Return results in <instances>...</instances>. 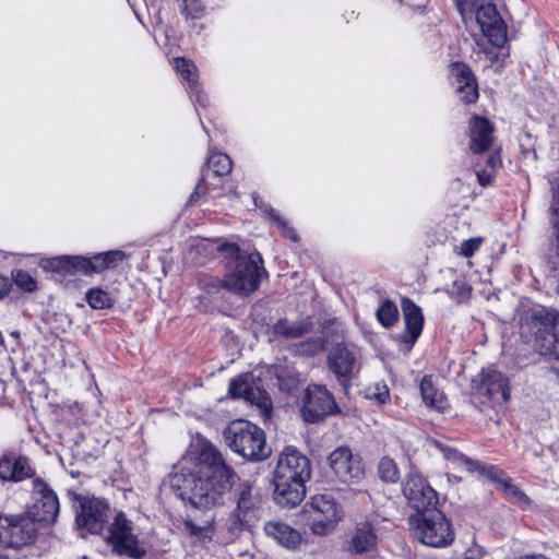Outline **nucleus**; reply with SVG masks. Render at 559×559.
I'll return each mask as SVG.
<instances>
[{
  "mask_svg": "<svg viewBox=\"0 0 559 559\" xmlns=\"http://www.w3.org/2000/svg\"><path fill=\"white\" fill-rule=\"evenodd\" d=\"M380 478L385 483L394 484L400 479V472L396 463L390 457H382L378 465Z\"/></svg>",
  "mask_w": 559,
  "mask_h": 559,
  "instance_id": "obj_34",
  "label": "nucleus"
},
{
  "mask_svg": "<svg viewBox=\"0 0 559 559\" xmlns=\"http://www.w3.org/2000/svg\"><path fill=\"white\" fill-rule=\"evenodd\" d=\"M401 306L405 322V331L402 334V340L404 343L413 345L421 334L424 314L420 307L409 298H403Z\"/></svg>",
  "mask_w": 559,
  "mask_h": 559,
  "instance_id": "obj_24",
  "label": "nucleus"
},
{
  "mask_svg": "<svg viewBox=\"0 0 559 559\" xmlns=\"http://www.w3.org/2000/svg\"><path fill=\"white\" fill-rule=\"evenodd\" d=\"M5 530L1 540L7 547L21 548L32 544L37 534L35 520L28 515L4 518Z\"/></svg>",
  "mask_w": 559,
  "mask_h": 559,
  "instance_id": "obj_19",
  "label": "nucleus"
},
{
  "mask_svg": "<svg viewBox=\"0 0 559 559\" xmlns=\"http://www.w3.org/2000/svg\"><path fill=\"white\" fill-rule=\"evenodd\" d=\"M271 218L277 224V227L282 230L283 235L293 241H297L298 236L295 229L288 226L287 222L280 216L274 210L270 211Z\"/></svg>",
  "mask_w": 559,
  "mask_h": 559,
  "instance_id": "obj_42",
  "label": "nucleus"
},
{
  "mask_svg": "<svg viewBox=\"0 0 559 559\" xmlns=\"http://www.w3.org/2000/svg\"><path fill=\"white\" fill-rule=\"evenodd\" d=\"M210 186H217V183L209 182V175H202L194 191L190 194L188 205L194 204L201 195H204L210 189Z\"/></svg>",
  "mask_w": 559,
  "mask_h": 559,
  "instance_id": "obj_41",
  "label": "nucleus"
},
{
  "mask_svg": "<svg viewBox=\"0 0 559 559\" xmlns=\"http://www.w3.org/2000/svg\"><path fill=\"white\" fill-rule=\"evenodd\" d=\"M234 399H243L259 407L262 415L269 417L272 413V400L266 391L262 390L252 373H242L231 379L228 389Z\"/></svg>",
  "mask_w": 559,
  "mask_h": 559,
  "instance_id": "obj_18",
  "label": "nucleus"
},
{
  "mask_svg": "<svg viewBox=\"0 0 559 559\" xmlns=\"http://www.w3.org/2000/svg\"><path fill=\"white\" fill-rule=\"evenodd\" d=\"M233 162L230 157L221 152L212 153L206 160V169L203 170L202 175H209V181L211 179L221 178L228 175L231 171Z\"/></svg>",
  "mask_w": 559,
  "mask_h": 559,
  "instance_id": "obj_31",
  "label": "nucleus"
},
{
  "mask_svg": "<svg viewBox=\"0 0 559 559\" xmlns=\"http://www.w3.org/2000/svg\"><path fill=\"white\" fill-rule=\"evenodd\" d=\"M488 166L491 168H496L497 166L501 165V159L498 153H492L489 155L487 159Z\"/></svg>",
  "mask_w": 559,
  "mask_h": 559,
  "instance_id": "obj_48",
  "label": "nucleus"
},
{
  "mask_svg": "<svg viewBox=\"0 0 559 559\" xmlns=\"http://www.w3.org/2000/svg\"><path fill=\"white\" fill-rule=\"evenodd\" d=\"M0 559H5V558L0 556Z\"/></svg>",
  "mask_w": 559,
  "mask_h": 559,
  "instance_id": "obj_49",
  "label": "nucleus"
},
{
  "mask_svg": "<svg viewBox=\"0 0 559 559\" xmlns=\"http://www.w3.org/2000/svg\"><path fill=\"white\" fill-rule=\"evenodd\" d=\"M214 523V516L212 514L206 515L201 524H195L192 520L185 522L186 530L195 536H200L203 539H211L210 531Z\"/></svg>",
  "mask_w": 559,
  "mask_h": 559,
  "instance_id": "obj_36",
  "label": "nucleus"
},
{
  "mask_svg": "<svg viewBox=\"0 0 559 559\" xmlns=\"http://www.w3.org/2000/svg\"><path fill=\"white\" fill-rule=\"evenodd\" d=\"M326 365L345 390L349 388L361 367L358 350L345 344H336L330 349Z\"/></svg>",
  "mask_w": 559,
  "mask_h": 559,
  "instance_id": "obj_14",
  "label": "nucleus"
},
{
  "mask_svg": "<svg viewBox=\"0 0 559 559\" xmlns=\"http://www.w3.org/2000/svg\"><path fill=\"white\" fill-rule=\"evenodd\" d=\"M205 10L203 0H181V12L187 19H201Z\"/></svg>",
  "mask_w": 559,
  "mask_h": 559,
  "instance_id": "obj_37",
  "label": "nucleus"
},
{
  "mask_svg": "<svg viewBox=\"0 0 559 559\" xmlns=\"http://www.w3.org/2000/svg\"><path fill=\"white\" fill-rule=\"evenodd\" d=\"M464 559H472V558H464Z\"/></svg>",
  "mask_w": 559,
  "mask_h": 559,
  "instance_id": "obj_50",
  "label": "nucleus"
},
{
  "mask_svg": "<svg viewBox=\"0 0 559 559\" xmlns=\"http://www.w3.org/2000/svg\"><path fill=\"white\" fill-rule=\"evenodd\" d=\"M228 447L243 459L260 462L270 455L265 432L258 425L245 420L231 421L224 431Z\"/></svg>",
  "mask_w": 559,
  "mask_h": 559,
  "instance_id": "obj_7",
  "label": "nucleus"
},
{
  "mask_svg": "<svg viewBox=\"0 0 559 559\" xmlns=\"http://www.w3.org/2000/svg\"><path fill=\"white\" fill-rule=\"evenodd\" d=\"M402 492L408 504L418 513L426 512L438 504L437 491L419 474L409 473L402 481Z\"/></svg>",
  "mask_w": 559,
  "mask_h": 559,
  "instance_id": "obj_17",
  "label": "nucleus"
},
{
  "mask_svg": "<svg viewBox=\"0 0 559 559\" xmlns=\"http://www.w3.org/2000/svg\"><path fill=\"white\" fill-rule=\"evenodd\" d=\"M334 477L344 484H356L365 474L361 457L348 447H337L328 457Z\"/></svg>",
  "mask_w": 559,
  "mask_h": 559,
  "instance_id": "obj_16",
  "label": "nucleus"
},
{
  "mask_svg": "<svg viewBox=\"0 0 559 559\" xmlns=\"http://www.w3.org/2000/svg\"><path fill=\"white\" fill-rule=\"evenodd\" d=\"M414 524L415 537L427 546L445 547L454 539L449 521L439 510H428L418 514Z\"/></svg>",
  "mask_w": 559,
  "mask_h": 559,
  "instance_id": "obj_11",
  "label": "nucleus"
},
{
  "mask_svg": "<svg viewBox=\"0 0 559 559\" xmlns=\"http://www.w3.org/2000/svg\"><path fill=\"white\" fill-rule=\"evenodd\" d=\"M481 240L479 237L464 240L460 248L461 254L466 258L472 257L479 249Z\"/></svg>",
  "mask_w": 559,
  "mask_h": 559,
  "instance_id": "obj_44",
  "label": "nucleus"
},
{
  "mask_svg": "<svg viewBox=\"0 0 559 559\" xmlns=\"http://www.w3.org/2000/svg\"><path fill=\"white\" fill-rule=\"evenodd\" d=\"M465 23L475 17L483 35L496 47L507 40V28L491 0H455Z\"/></svg>",
  "mask_w": 559,
  "mask_h": 559,
  "instance_id": "obj_8",
  "label": "nucleus"
},
{
  "mask_svg": "<svg viewBox=\"0 0 559 559\" xmlns=\"http://www.w3.org/2000/svg\"><path fill=\"white\" fill-rule=\"evenodd\" d=\"M476 175H477L478 182L483 187L490 185L492 181V175L486 170L477 171Z\"/></svg>",
  "mask_w": 559,
  "mask_h": 559,
  "instance_id": "obj_47",
  "label": "nucleus"
},
{
  "mask_svg": "<svg viewBox=\"0 0 559 559\" xmlns=\"http://www.w3.org/2000/svg\"><path fill=\"white\" fill-rule=\"evenodd\" d=\"M86 300L93 309L111 308L115 304L112 296L100 288H90L86 293Z\"/></svg>",
  "mask_w": 559,
  "mask_h": 559,
  "instance_id": "obj_33",
  "label": "nucleus"
},
{
  "mask_svg": "<svg viewBox=\"0 0 559 559\" xmlns=\"http://www.w3.org/2000/svg\"><path fill=\"white\" fill-rule=\"evenodd\" d=\"M79 509L75 523L79 528L91 534H100L111 515V508L107 500L94 496H78Z\"/></svg>",
  "mask_w": 559,
  "mask_h": 559,
  "instance_id": "obj_13",
  "label": "nucleus"
},
{
  "mask_svg": "<svg viewBox=\"0 0 559 559\" xmlns=\"http://www.w3.org/2000/svg\"><path fill=\"white\" fill-rule=\"evenodd\" d=\"M436 445L442 451L445 460L456 467H461L471 474H477V476L495 483L497 488L513 503L522 506L530 503V498L498 467L481 464L479 461L473 460L455 449L444 447L440 442H436Z\"/></svg>",
  "mask_w": 559,
  "mask_h": 559,
  "instance_id": "obj_6",
  "label": "nucleus"
},
{
  "mask_svg": "<svg viewBox=\"0 0 559 559\" xmlns=\"http://www.w3.org/2000/svg\"><path fill=\"white\" fill-rule=\"evenodd\" d=\"M521 330L534 337L535 347L542 355H552L559 360V310L538 306L526 311Z\"/></svg>",
  "mask_w": 559,
  "mask_h": 559,
  "instance_id": "obj_5",
  "label": "nucleus"
},
{
  "mask_svg": "<svg viewBox=\"0 0 559 559\" xmlns=\"http://www.w3.org/2000/svg\"><path fill=\"white\" fill-rule=\"evenodd\" d=\"M235 508L222 526L225 542L230 543L245 531H250L261 518L262 496L249 481H242L234 489Z\"/></svg>",
  "mask_w": 559,
  "mask_h": 559,
  "instance_id": "obj_4",
  "label": "nucleus"
},
{
  "mask_svg": "<svg viewBox=\"0 0 559 559\" xmlns=\"http://www.w3.org/2000/svg\"><path fill=\"white\" fill-rule=\"evenodd\" d=\"M372 396L380 403V404H384L389 397H390V392H389V389L386 385H376V392L372 393Z\"/></svg>",
  "mask_w": 559,
  "mask_h": 559,
  "instance_id": "obj_45",
  "label": "nucleus"
},
{
  "mask_svg": "<svg viewBox=\"0 0 559 559\" xmlns=\"http://www.w3.org/2000/svg\"><path fill=\"white\" fill-rule=\"evenodd\" d=\"M310 331V324L308 322H289L285 319L278 320L274 324V332L277 335H282L287 338L301 337Z\"/></svg>",
  "mask_w": 559,
  "mask_h": 559,
  "instance_id": "obj_32",
  "label": "nucleus"
},
{
  "mask_svg": "<svg viewBox=\"0 0 559 559\" xmlns=\"http://www.w3.org/2000/svg\"><path fill=\"white\" fill-rule=\"evenodd\" d=\"M554 221H552V229H554V240L552 246L556 255L559 258V190L555 193L552 204H551Z\"/></svg>",
  "mask_w": 559,
  "mask_h": 559,
  "instance_id": "obj_39",
  "label": "nucleus"
},
{
  "mask_svg": "<svg viewBox=\"0 0 559 559\" xmlns=\"http://www.w3.org/2000/svg\"><path fill=\"white\" fill-rule=\"evenodd\" d=\"M302 512L310 531L318 536L333 532L345 516L343 506L329 493L311 497Z\"/></svg>",
  "mask_w": 559,
  "mask_h": 559,
  "instance_id": "obj_9",
  "label": "nucleus"
},
{
  "mask_svg": "<svg viewBox=\"0 0 559 559\" xmlns=\"http://www.w3.org/2000/svg\"><path fill=\"white\" fill-rule=\"evenodd\" d=\"M302 417L307 423H318L340 412L333 394L323 385L310 384L302 400Z\"/></svg>",
  "mask_w": 559,
  "mask_h": 559,
  "instance_id": "obj_15",
  "label": "nucleus"
},
{
  "mask_svg": "<svg viewBox=\"0 0 559 559\" xmlns=\"http://www.w3.org/2000/svg\"><path fill=\"white\" fill-rule=\"evenodd\" d=\"M11 281L5 276H0V299L8 295L11 289Z\"/></svg>",
  "mask_w": 559,
  "mask_h": 559,
  "instance_id": "obj_46",
  "label": "nucleus"
},
{
  "mask_svg": "<svg viewBox=\"0 0 559 559\" xmlns=\"http://www.w3.org/2000/svg\"><path fill=\"white\" fill-rule=\"evenodd\" d=\"M310 477V460L297 448L285 447L273 472L275 501L288 508L298 506L306 496V483Z\"/></svg>",
  "mask_w": 559,
  "mask_h": 559,
  "instance_id": "obj_2",
  "label": "nucleus"
},
{
  "mask_svg": "<svg viewBox=\"0 0 559 559\" xmlns=\"http://www.w3.org/2000/svg\"><path fill=\"white\" fill-rule=\"evenodd\" d=\"M377 544L378 534L374 525L368 520H362L349 532L343 548L349 555L358 556L373 550Z\"/></svg>",
  "mask_w": 559,
  "mask_h": 559,
  "instance_id": "obj_21",
  "label": "nucleus"
},
{
  "mask_svg": "<svg viewBox=\"0 0 559 559\" xmlns=\"http://www.w3.org/2000/svg\"><path fill=\"white\" fill-rule=\"evenodd\" d=\"M524 461L528 462L535 469L545 472L550 468L555 460L550 449H546L539 443H533L525 451Z\"/></svg>",
  "mask_w": 559,
  "mask_h": 559,
  "instance_id": "obj_30",
  "label": "nucleus"
},
{
  "mask_svg": "<svg viewBox=\"0 0 559 559\" xmlns=\"http://www.w3.org/2000/svg\"><path fill=\"white\" fill-rule=\"evenodd\" d=\"M106 542L112 547V552L119 556L140 559L145 555V550L140 547L138 537L133 533L132 521L127 519L122 511L114 515Z\"/></svg>",
  "mask_w": 559,
  "mask_h": 559,
  "instance_id": "obj_12",
  "label": "nucleus"
},
{
  "mask_svg": "<svg viewBox=\"0 0 559 559\" xmlns=\"http://www.w3.org/2000/svg\"><path fill=\"white\" fill-rule=\"evenodd\" d=\"M452 75L462 102L465 104L475 103L478 98V90L471 69L463 63H454Z\"/></svg>",
  "mask_w": 559,
  "mask_h": 559,
  "instance_id": "obj_26",
  "label": "nucleus"
},
{
  "mask_svg": "<svg viewBox=\"0 0 559 559\" xmlns=\"http://www.w3.org/2000/svg\"><path fill=\"white\" fill-rule=\"evenodd\" d=\"M234 471L211 443H202L192 468H180L168 476L173 492L194 509L211 510L224 502L231 487Z\"/></svg>",
  "mask_w": 559,
  "mask_h": 559,
  "instance_id": "obj_1",
  "label": "nucleus"
},
{
  "mask_svg": "<svg viewBox=\"0 0 559 559\" xmlns=\"http://www.w3.org/2000/svg\"><path fill=\"white\" fill-rule=\"evenodd\" d=\"M323 348V342L319 338H310L298 345V352L307 356H313L321 352Z\"/></svg>",
  "mask_w": 559,
  "mask_h": 559,
  "instance_id": "obj_43",
  "label": "nucleus"
},
{
  "mask_svg": "<svg viewBox=\"0 0 559 559\" xmlns=\"http://www.w3.org/2000/svg\"><path fill=\"white\" fill-rule=\"evenodd\" d=\"M493 124L484 117L474 115L468 121L469 151L481 154L488 151L493 143Z\"/></svg>",
  "mask_w": 559,
  "mask_h": 559,
  "instance_id": "obj_22",
  "label": "nucleus"
},
{
  "mask_svg": "<svg viewBox=\"0 0 559 559\" xmlns=\"http://www.w3.org/2000/svg\"><path fill=\"white\" fill-rule=\"evenodd\" d=\"M14 283L23 290L32 293L36 289L35 280L23 270H19L12 273Z\"/></svg>",
  "mask_w": 559,
  "mask_h": 559,
  "instance_id": "obj_40",
  "label": "nucleus"
},
{
  "mask_svg": "<svg viewBox=\"0 0 559 559\" xmlns=\"http://www.w3.org/2000/svg\"><path fill=\"white\" fill-rule=\"evenodd\" d=\"M420 393L427 406L438 412H444L448 408L445 395L435 386L431 377L426 376L423 378Z\"/></svg>",
  "mask_w": 559,
  "mask_h": 559,
  "instance_id": "obj_29",
  "label": "nucleus"
},
{
  "mask_svg": "<svg viewBox=\"0 0 559 559\" xmlns=\"http://www.w3.org/2000/svg\"><path fill=\"white\" fill-rule=\"evenodd\" d=\"M174 67L181 79L187 82V90L192 102L205 107L207 97L199 84L195 64L183 57H178L174 60Z\"/></svg>",
  "mask_w": 559,
  "mask_h": 559,
  "instance_id": "obj_25",
  "label": "nucleus"
},
{
  "mask_svg": "<svg viewBox=\"0 0 559 559\" xmlns=\"http://www.w3.org/2000/svg\"><path fill=\"white\" fill-rule=\"evenodd\" d=\"M264 532L278 545L290 550L296 549L302 540L301 534L297 530L281 521L265 523Z\"/></svg>",
  "mask_w": 559,
  "mask_h": 559,
  "instance_id": "obj_28",
  "label": "nucleus"
},
{
  "mask_svg": "<svg viewBox=\"0 0 559 559\" xmlns=\"http://www.w3.org/2000/svg\"><path fill=\"white\" fill-rule=\"evenodd\" d=\"M34 475L29 462L24 456L4 455L0 460V479L21 481Z\"/></svg>",
  "mask_w": 559,
  "mask_h": 559,
  "instance_id": "obj_27",
  "label": "nucleus"
},
{
  "mask_svg": "<svg viewBox=\"0 0 559 559\" xmlns=\"http://www.w3.org/2000/svg\"><path fill=\"white\" fill-rule=\"evenodd\" d=\"M479 391L496 402L507 403L510 399L509 380L500 371L491 368L484 369L480 373Z\"/></svg>",
  "mask_w": 559,
  "mask_h": 559,
  "instance_id": "obj_23",
  "label": "nucleus"
},
{
  "mask_svg": "<svg viewBox=\"0 0 559 559\" xmlns=\"http://www.w3.org/2000/svg\"><path fill=\"white\" fill-rule=\"evenodd\" d=\"M34 493L37 496L32 515L35 522L53 523L59 513V500L56 492L43 479L33 481Z\"/></svg>",
  "mask_w": 559,
  "mask_h": 559,
  "instance_id": "obj_20",
  "label": "nucleus"
},
{
  "mask_svg": "<svg viewBox=\"0 0 559 559\" xmlns=\"http://www.w3.org/2000/svg\"><path fill=\"white\" fill-rule=\"evenodd\" d=\"M397 307L391 300H385L377 310V319L386 328L392 326L397 321Z\"/></svg>",
  "mask_w": 559,
  "mask_h": 559,
  "instance_id": "obj_35",
  "label": "nucleus"
},
{
  "mask_svg": "<svg viewBox=\"0 0 559 559\" xmlns=\"http://www.w3.org/2000/svg\"><path fill=\"white\" fill-rule=\"evenodd\" d=\"M448 294L453 300L461 304L469 299L472 287L464 280H456L448 290Z\"/></svg>",
  "mask_w": 559,
  "mask_h": 559,
  "instance_id": "obj_38",
  "label": "nucleus"
},
{
  "mask_svg": "<svg viewBox=\"0 0 559 559\" xmlns=\"http://www.w3.org/2000/svg\"><path fill=\"white\" fill-rule=\"evenodd\" d=\"M127 258L121 250H111L95 254L91 258L82 255H63L51 260L50 266L55 271L75 273L81 272L85 275L100 273L107 269L118 266Z\"/></svg>",
  "mask_w": 559,
  "mask_h": 559,
  "instance_id": "obj_10",
  "label": "nucleus"
},
{
  "mask_svg": "<svg viewBox=\"0 0 559 559\" xmlns=\"http://www.w3.org/2000/svg\"><path fill=\"white\" fill-rule=\"evenodd\" d=\"M222 251H228L236 258L234 270L227 274L224 280L213 278L204 284L209 293H214L219 288L239 295L248 296L258 289L261 276L266 274L262 264L260 253L240 254L239 247L235 243H226L219 247Z\"/></svg>",
  "mask_w": 559,
  "mask_h": 559,
  "instance_id": "obj_3",
  "label": "nucleus"
}]
</instances>
